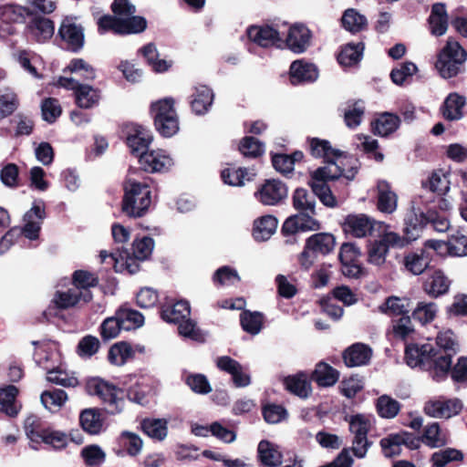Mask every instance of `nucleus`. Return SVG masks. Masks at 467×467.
Listing matches in <instances>:
<instances>
[{"instance_id":"nucleus-51","label":"nucleus","mask_w":467,"mask_h":467,"mask_svg":"<svg viewBox=\"0 0 467 467\" xmlns=\"http://www.w3.org/2000/svg\"><path fill=\"white\" fill-rule=\"evenodd\" d=\"M364 47L361 43L346 45L337 56L338 63L343 67H351L362 57Z\"/></svg>"},{"instance_id":"nucleus-9","label":"nucleus","mask_w":467,"mask_h":467,"mask_svg":"<svg viewBox=\"0 0 467 467\" xmlns=\"http://www.w3.org/2000/svg\"><path fill=\"white\" fill-rule=\"evenodd\" d=\"M57 85L75 91L76 103L79 108L90 109L99 104V91L91 86L79 84L75 78L66 77L59 78Z\"/></svg>"},{"instance_id":"nucleus-23","label":"nucleus","mask_w":467,"mask_h":467,"mask_svg":"<svg viewBox=\"0 0 467 467\" xmlns=\"http://www.w3.org/2000/svg\"><path fill=\"white\" fill-rule=\"evenodd\" d=\"M433 346L431 343L423 345L410 344L405 350V359L410 368H420L425 369L433 352Z\"/></svg>"},{"instance_id":"nucleus-29","label":"nucleus","mask_w":467,"mask_h":467,"mask_svg":"<svg viewBox=\"0 0 467 467\" xmlns=\"http://www.w3.org/2000/svg\"><path fill=\"white\" fill-rule=\"evenodd\" d=\"M451 286V280L441 270L434 271L424 281L423 290L431 297L445 295Z\"/></svg>"},{"instance_id":"nucleus-1","label":"nucleus","mask_w":467,"mask_h":467,"mask_svg":"<svg viewBox=\"0 0 467 467\" xmlns=\"http://www.w3.org/2000/svg\"><path fill=\"white\" fill-rule=\"evenodd\" d=\"M309 145L311 154L316 158H323L326 165L311 172L308 185L324 205L335 207L337 202L327 182L339 177L352 181L358 172V161L352 156L343 155L339 150H334L326 140L313 138Z\"/></svg>"},{"instance_id":"nucleus-56","label":"nucleus","mask_w":467,"mask_h":467,"mask_svg":"<svg viewBox=\"0 0 467 467\" xmlns=\"http://www.w3.org/2000/svg\"><path fill=\"white\" fill-rule=\"evenodd\" d=\"M377 411L381 418L393 419L400 410L399 401L388 395H382L377 400Z\"/></svg>"},{"instance_id":"nucleus-14","label":"nucleus","mask_w":467,"mask_h":467,"mask_svg":"<svg viewBox=\"0 0 467 467\" xmlns=\"http://www.w3.org/2000/svg\"><path fill=\"white\" fill-rule=\"evenodd\" d=\"M124 132L128 147L138 157L148 149L153 139L150 130L135 123L126 124Z\"/></svg>"},{"instance_id":"nucleus-64","label":"nucleus","mask_w":467,"mask_h":467,"mask_svg":"<svg viewBox=\"0 0 467 467\" xmlns=\"http://www.w3.org/2000/svg\"><path fill=\"white\" fill-rule=\"evenodd\" d=\"M450 254L463 256L467 254V236L461 232L451 234L447 242Z\"/></svg>"},{"instance_id":"nucleus-15","label":"nucleus","mask_w":467,"mask_h":467,"mask_svg":"<svg viewBox=\"0 0 467 467\" xmlns=\"http://www.w3.org/2000/svg\"><path fill=\"white\" fill-rule=\"evenodd\" d=\"M312 32L304 24L292 25L285 39V47L296 55L305 53L311 46Z\"/></svg>"},{"instance_id":"nucleus-22","label":"nucleus","mask_w":467,"mask_h":467,"mask_svg":"<svg viewBox=\"0 0 467 467\" xmlns=\"http://www.w3.org/2000/svg\"><path fill=\"white\" fill-rule=\"evenodd\" d=\"M216 366L222 371L232 376L234 384L237 388H244L250 384V376L246 373L242 365L229 356L219 357L216 359Z\"/></svg>"},{"instance_id":"nucleus-8","label":"nucleus","mask_w":467,"mask_h":467,"mask_svg":"<svg viewBox=\"0 0 467 467\" xmlns=\"http://www.w3.org/2000/svg\"><path fill=\"white\" fill-rule=\"evenodd\" d=\"M348 428L353 434L352 451L356 457L364 458L371 443L368 440V432L371 427L370 419L363 414L350 416L348 420Z\"/></svg>"},{"instance_id":"nucleus-58","label":"nucleus","mask_w":467,"mask_h":467,"mask_svg":"<svg viewBox=\"0 0 467 467\" xmlns=\"http://www.w3.org/2000/svg\"><path fill=\"white\" fill-rule=\"evenodd\" d=\"M263 316L259 312L244 311L241 314L243 329L251 334L257 335L261 331Z\"/></svg>"},{"instance_id":"nucleus-20","label":"nucleus","mask_w":467,"mask_h":467,"mask_svg":"<svg viewBox=\"0 0 467 467\" xmlns=\"http://www.w3.org/2000/svg\"><path fill=\"white\" fill-rule=\"evenodd\" d=\"M289 76L291 83L294 85L312 83L318 78L319 72L315 64L305 59H297L291 63Z\"/></svg>"},{"instance_id":"nucleus-25","label":"nucleus","mask_w":467,"mask_h":467,"mask_svg":"<svg viewBox=\"0 0 467 467\" xmlns=\"http://www.w3.org/2000/svg\"><path fill=\"white\" fill-rule=\"evenodd\" d=\"M284 385L286 390L301 399H307L312 393L309 376L304 371L285 377Z\"/></svg>"},{"instance_id":"nucleus-2","label":"nucleus","mask_w":467,"mask_h":467,"mask_svg":"<svg viewBox=\"0 0 467 467\" xmlns=\"http://www.w3.org/2000/svg\"><path fill=\"white\" fill-rule=\"evenodd\" d=\"M137 170H130L124 182L122 211L129 216L140 217L151 204V192L147 181L139 179Z\"/></svg>"},{"instance_id":"nucleus-36","label":"nucleus","mask_w":467,"mask_h":467,"mask_svg":"<svg viewBox=\"0 0 467 467\" xmlns=\"http://www.w3.org/2000/svg\"><path fill=\"white\" fill-rule=\"evenodd\" d=\"M308 249L312 254H327L335 247L336 240L333 234L327 233L315 234L306 240Z\"/></svg>"},{"instance_id":"nucleus-31","label":"nucleus","mask_w":467,"mask_h":467,"mask_svg":"<svg viewBox=\"0 0 467 467\" xmlns=\"http://www.w3.org/2000/svg\"><path fill=\"white\" fill-rule=\"evenodd\" d=\"M466 98L457 92L450 93L443 103L442 115L448 120H459L463 117Z\"/></svg>"},{"instance_id":"nucleus-35","label":"nucleus","mask_w":467,"mask_h":467,"mask_svg":"<svg viewBox=\"0 0 467 467\" xmlns=\"http://www.w3.org/2000/svg\"><path fill=\"white\" fill-rule=\"evenodd\" d=\"M410 308V301L407 297H399L395 296L386 298L384 303L379 306V311L388 316H405L408 315Z\"/></svg>"},{"instance_id":"nucleus-44","label":"nucleus","mask_w":467,"mask_h":467,"mask_svg":"<svg viewBox=\"0 0 467 467\" xmlns=\"http://www.w3.org/2000/svg\"><path fill=\"white\" fill-rule=\"evenodd\" d=\"M255 175L253 171L243 168H228L222 171L223 182L231 186H243L245 182L253 181Z\"/></svg>"},{"instance_id":"nucleus-49","label":"nucleus","mask_w":467,"mask_h":467,"mask_svg":"<svg viewBox=\"0 0 467 467\" xmlns=\"http://www.w3.org/2000/svg\"><path fill=\"white\" fill-rule=\"evenodd\" d=\"M113 14L130 27L133 19L142 18L135 16L136 7L130 0H114L111 5Z\"/></svg>"},{"instance_id":"nucleus-4","label":"nucleus","mask_w":467,"mask_h":467,"mask_svg":"<svg viewBox=\"0 0 467 467\" xmlns=\"http://www.w3.org/2000/svg\"><path fill=\"white\" fill-rule=\"evenodd\" d=\"M150 114L156 130L163 137H171L179 130L178 115L174 108V99L164 98L152 102Z\"/></svg>"},{"instance_id":"nucleus-42","label":"nucleus","mask_w":467,"mask_h":467,"mask_svg":"<svg viewBox=\"0 0 467 467\" xmlns=\"http://www.w3.org/2000/svg\"><path fill=\"white\" fill-rule=\"evenodd\" d=\"M339 373L327 363L319 362L312 373V379L320 387H331L338 380Z\"/></svg>"},{"instance_id":"nucleus-6","label":"nucleus","mask_w":467,"mask_h":467,"mask_svg":"<svg viewBox=\"0 0 467 467\" xmlns=\"http://www.w3.org/2000/svg\"><path fill=\"white\" fill-rule=\"evenodd\" d=\"M87 391L89 395L98 396L106 405L110 414L123 410L125 401L121 389L99 378H93L87 382Z\"/></svg>"},{"instance_id":"nucleus-60","label":"nucleus","mask_w":467,"mask_h":467,"mask_svg":"<svg viewBox=\"0 0 467 467\" xmlns=\"http://www.w3.org/2000/svg\"><path fill=\"white\" fill-rule=\"evenodd\" d=\"M99 348L100 342L99 338L88 335L79 340L77 346V353L82 358H89L99 351Z\"/></svg>"},{"instance_id":"nucleus-54","label":"nucleus","mask_w":467,"mask_h":467,"mask_svg":"<svg viewBox=\"0 0 467 467\" xmlns=\"http://www.w3.org/2000/svg\"><path fill=\"white\" fill-rule=\"evenodd\" d=\"M67 71L79 76L86 80H93L96 78L95 68L83 58L72 59L65 68V72Z\"/></svg>"},{"instance_id":"nucleus-48","label":"nucleus","mask_w":467,"mask_h":467,"mask_svg":"<svg viewBox=\"0 0 467 467\" xmlns=\"http://www.w3.org/2000/svg\"><path fill=\"white\" fill-rule=\"evenodd\" d=\"M43 406L49 411H58L67 400V394L63 389L46 390L40 397Z\"/></svg>"},{"instance_id":"nucleus-50","label":"nucleus","mask_w":467,"mask_h":467,"mask_svg":"<svg viewBox=\"0 0 467 467\" xmlns=\"http://www.w3.org/2000/svg\"><path fill=\"white\" fill-rule=\"evenodd\" d=\"M17 393V388L13 385L0 388V404L2 410L8 416L15 417L18 413V407L15 402Z\"/></svg>"},{"instance_id":"nucleus-61","label":"nucleus","mask_w":467,"mask_h":467,"mask_svg":"<svg viewBox=\"0 0 467 467\" xmlns=\"http://www.w3.org/2000/svg\"><path fill=\"white\" fill-rule=\"evenodd\" d=\"M417 71L418 67L414 63L404 62L391 70L390 78L393 83L401 86L408 80V78L415 75Z\"/></svg>"},{"instance_id":"nucleus-17","label":"nucleus","mask_w":467,"mask_h":467,"mask_svg":"<svg viewBox=\"0 0 467 467\" xmlns=\"http://www.w3.org/2000/svg\"><path fill=\"white\" fill-rule=\"evenodd\" d=\"M45 216L44 202L41 200L35 201L31 209L24 215V227L21 232L26 238L30 240L37 239Z\"/></svg>"},{"instance_id":"nucleus-21","label":"nucleus","mask_w":467,"mask_h":467,"mask_svg":"<svg viewBox=\"0 0 467 467\" xmlns=\"http://www.w3.org/2000/svg\"><path fill=\"white\" fill-rule=\"evenodd\" d=\"M376 222L366 214H349L346 217L343 228L346 234L356 238L370 234Z\"/></svg>"},{"instance_id":"nucleus-34","label":"nucleus","mask_w":467,"mask_h":467,"mask_svg":"<svg viewBox=\"0 0 467 467\" xmlns=\"http://www.w3.org/2000/svg\"><path fill=\"white\" fill-rule=\"evenodd\" d=\"M431 254L426 249L410 253L404 257L406 269L413 275H420L431 263Z\"/></svg>"},{"instance_id":"nucleus-53","label":"nucleus","mask_w":467,"mask_h":467,"mask_svg":"<svg viewBox=\"0 0 467 467\" xmlns=\"http://www.w3.org/2000/svg\"><path fill=\"white\" fill-rule=\"evenodd\" d=\"M318 197L314 192L309 193L306 189L298 188L293 195V205L299 212L315 213L316 198Z\"/></svg>"},{"instance_id":"nucleus-10","label":"nucleus","mask_w":467,"mask_h":467,"mask_svg":"<svg viewBox=\"0 0 467 467\" xmlns=\"http://www.w3.org/2000/svg\"><path fill=\"white\" fill-rule=\"evenodd\" d=\"M58 36L73 52H78L84 47V27L78 23L76 16H67L63 18L58 27Z\"/></svg>"},{"instance_id":"nucleus-19","label":"nucleus","mask_w":467,"mask_h":467,"mask_svg":"<svg viewBox=\"0 0 467 467\" xmlns=\"http://www.w3.org/2000/svg\"><path fill=\"white\" fill-rule=\"evenodd\" d=\"M451 354L442 353L433 348L431 358L424 370L429 372L430 377L436 382L443 381L451 372Z\"/></svg>"},{"instance_id":"nucleus-55","label":"nucleus","mask_w":467,"mask_h":467,"mask_svg":"<svg viewBox=\"0 0 467 467\" xmlns=\"http://www.w3.org/2000/svg\"><path fill=\"white\" fill-rule=\"evenodd\" d=\"M423 186L438 194H444L450 189V181L447 172L439 170L431 173L427 182Z\"/></svg>"},{"instance_id":"nucleus-18","label":"nucleus","mask_w":467,"mask_h":467,"mask_svg":"<svg viewBox=\"0 0 467 467\" xmlns=\"http://www.w3.org/2000/svg\"><path fill=\"white\" fill-rule=\"evenodd\" d=\"M315 213L299 212L298 214L287 218L282 227L284 234H294L297 232L316 231L319 223L313 217Z\"/></svg>"},{"instance_id":"nucleus-32","label":"nucleus","mask_w":467,"mask_h":467,"mask_svg":"<svg viewBox=\"0 0 467 467\" xmlns=\"http://www.w3.org/2000/svg\"><path fill=\"white\" fill-rule=\"evenodd\" d=\"M371 354V349L368 346L357 343L344 352V362L348 367L364 366L368 363Z\"/></svg>"},{"instance_id":"nucleus-52","label":"nucleus","mask_w":467,"mask_h":467,"mask_svg":"<svg viewBox=\"0 0 467 467\" xmlns=\"http://www.w3.org/2000/svg\"><path fill=\"white\" fill-rule=\"evenodd\" d=\"M133 356V350L130 344L119 342L110 347L108 354L109 361L115 366L124 365Z\"/></svg>"},{"instance_id":"nucleus-11","label":"nucleus","mask_w":467,"mask_h":467,"mask_svg":"<svg viewBox=\"0 0 467 467\" xmlns=\"http://www.w3.org/2000/svg\"><path fill=\"white\" fill-rule=\"evenodd\" d=\"M420 440L407 431L390 433L380 440L382 452L386 457H394L401 453L402 448L415 450L420 447Z\"/></svg>"},{"instance_id":"nucleus-26","label":"nucleus","mask_w":467,"mask_h":467,"mask_svg":"<svg viewBox=\"0 0 467 467\" xmlns=\"http://www.w3.org/2000/svg\"><path fill=\"white\" fill-rule=\"evenodd\" d=\"M405 233L407 244L410 240H415L420 235V231L426 224V213L416 208L413 204L405 215Z\"/></svg>"},{"instance_id":"nucleus-5","label":"nucleus","mask_w":467,"mask_h":467,"mask_svg":"<svg viewBox=\"0 0 467 467\" xmlns=\"http://www.w3.org/2000/svg\"><path fill=\"white\" fill-rule=\"evenodd\" d=\"M25 430L32 443L44 442L55 449H63L69 441V438L65 432L44 428L36 416H29L26 419Z\"/></svg>"},{"instance_id":"nucleus-12","label":"nucleus","mask_w":467,"mask_h":467,"mask_svg":"<svg viewBox=\"0 0 467 467\" xmlns=\"http://www.w3.org/2000/svg\"><path fill=\"white\" fill-rule=\"evenodd\" d=\"M99 32L104 34L109 30L119 35L138 34L146 29L147 22L144 18L133 19L130 27L115 15H105L98 20Z\"/></svg>"},{"instance_id":"nucleus-33","label":"nucleus","mask_w":467,"mask_h":467,"mask_svg":"<svg viewBox=\"0 0 467 467\" xmlns=\"http://www.w3.org/2000/svg\"><path fill=\"white\" fill-rule=\"evenodd\" d=\"M431 32L436 36H443L448 29V15L444 4L436 3L429 17Z\"/></svg>"},{"instance_id":"nucleus-62","label":"nucleus","mask_w":467,"mask_h":467,"mask_svg":"<svg viewBox=\"0 0 467 467\" xmlns=\"http://www.w3.org/2000/svg\"><path fill=\"white\" fill-rule=\"evenodd\" d=\"M16 95L9 88L0 90V119L11 115L17 108Z\"/></svg>"},{"instance_id":"nucleus-30","label":"nucleus","mask_w":467,"mask_h":467,"mask_svg":"<svg viewBox=\"0 0 467 467\" xmlns=\"http://www.w3.org/2000/svg\"><path fill=\"white\" fill-rule=\"evenodd\" d=\"M378 209L381 213H392L398 206V196L386 181L378 182Z\"/></svg>"},{"instance_id":"nucleus-63","label":"nucleus","mask_w":467,"mask_h":467,"mask_svg":"<svg viewBox=\"0 0 467 467\" xmlns=\"http://www.w3.org/2000/svg\"><path fill=\"white\" fill-rule=\"evenodd\" d=\"M123 330L117 313L113 317L106 318L100 325V336L104 340L116 338Z\"/></svg>"},{"instance_id":"nucleus-28","label":"nucleus","mask_w":467,"mask_h":467,"mask_svg":"<svg viewBox=\"0 0 467 467\" xmlns=\"http://www.w3.org/2000/svg\"><path fill=\"white\" fill-rule=\"evenodd\" d=\"M213 101V90L204 85L196 86L190 101L192 110L196 115H203L208 112Z\"/></svg>"},{"instance_id":"nucleus-57","label":"nucleus","mask_w":467,"mask_h":467,"mask_svg":"<svg viewBox=\"0 0 467 467\" xmlns=\"http://www.w3.org/2000/svg\"><path fill=\"white\" fill-rule=\"evenodd\" d=\"M462 459V452L453 448L440 450L435 451L431 456V462L434 467H444L450 462H460Z\"/></svg>"},{"instance_id":"nucleus-38","label":"nucleus","mask_w":467,"mask_h":467,"mask_svg":"<svg viewBox=\"0 0 467 467\" xmlns=\"http://www.w3.org/2000/svg\"><path fill=\"white\" fill-rule=\"evenodd\" d=\"M287 196L285 184L276 179L265 180V205H275Z\"/></svg>"},{"instance_id":"nucleus-24","label":"nucleus","mask_w":467,"mask_h":467,"mask_svg":"<svg viewBox=\"0 0 467 467\" xmlns=\"http://www.w3.org/2000/svg\"><path fill=\"white\" fill-rule=\"evenodd\" d=\"M92 299L90 291H78V288H68L66 291H57L52 302L57 308L67 309L77 306L80 301L85 303Z\"/></svg>"},{"instance_id":"nucleus-13","label":"nucleus","mask_w":467,"mask_h":467,"mask_svg":"<svg viewBox=\"0 0 467 467\" xmlns=\"http://www.w3.org/2000/svg\"><path fill=\"white\" fill-rule=\"evenodd\" d=\"M462 410V402L458 398L443 397L428 400L423 408L424 412L437 419H450L458 415Z\"/></svg>"},{"instance_id":"nucleus-41","label":"nucleus","mask_w":467,"mask_h":467,"mask_svg":"<svg viewBox=\"0 0 467 467\" xmlns=\"http://www.w3.org/2000/svg\"><path fill=\"white\" fill-rule=\"evenodd\" d=\"M400 123L399 116L385 112L372 123V129L375 134L385 137L396 131Z\"/></svg>"},{"instance_id":"nucleus-47","label":"nucleus","mask_w":467,"mask_h":467,"mask_svg":"<svg viewBox=\"0 0 467 467\" xmlns=\"http://www.w3.org/2000/svg\"><path fill=\"white\" fill-rule=\"evenodd\" d=\"M118 318L120 320L122 328L125 331L140 327L144 323V317L137 310L120 307L116 311Z\"/></svg>"},{"instance_id":"nucleus-7","label":"nucleus","mask_w":467,"mask_h":467,"mask_svg":"<svg viewBox=\"0 0 467 467\" xmlns=\"http://www.w3.org/2000/svg\"><path fill=\"white\" fill-rule=\"evenodd\" d=\"M407 245L405 236L392 231L384 232L379 240H374L368 244V262L376 266L385 264L390 248H402Z\"/></svg>"},{"instance_id":"nucleus-37","label":"nucleus","mask_w":467,"mask_h":467,"mask_svg":"<svg viewBox=\"0 0 467 467\" xmlns=\"http://www.w3.org/2000/svg\"><path fill=\"white\" fill-rule=\"evenodd\" d=\"M0 19V38H5L16 33V23L22 19V16L14 6L6 5L1 10Z\"/></svg>"},{"instance_id":"nucleus-3","label":"nucleus","mask_w":467,"mask_h":467,"mask_svg":"<svg viewBox=\"0 0 467 467\" xmlns=\"http://www.w3.org/2000/svg\"><path fill=\"white\" fill-rule=\"evenodd\" d=\"M467 51L455 40L449 38L437 56L435 67L444 79L465 72Z\"/></svg>"},{"instance_id":"nucleus-27","label":"nucleus","mask_w":467,"mask_h":467,"mask_svg":"<svg viewBox=\"0 0 467 467\" xmlns=\"http://www.w3.org/2000/svg\"><path fill=\"white\" fill-rule=\"evenodd\" d=\"M29 34L38 43L49 40L55 32V26L52 20L44 16L33 17L28 26Z\"/></svg>"},{"instance_id":"nucleus-43","label":"nucleus","mask_w":467,"mask_h":467,"mask_svg":"<svg viewBox=\"0 0 467 467\" xmlns=\"http://www.w3.org/2000/svg\"><path fill=\"white\" fill-rule=\"evenodd\" d=\"M191 314L190 305L187 301L180 300L175 304L163 307L161 317L169 323L179 324L189 317Z\"/></svg>"},{"instance_id":"nucleus-45","label":"nucleus","mask_w":467,"mask_h":467,"mask_svg":"<svg viewBox=\"0 0 467 467\" xmlns=\"http://www.w3.org/2000/svg\"><path fill=\"white\" fill-rule=\"evenodd\" d=\"M141 427L145 434L157 441H163L168 435V420L165 419H145Z\"/></svg>"},{"instance_id":"nucleus-40","label":"nucleus","mask_w":467,"mask_h":467,"mask_svg":"<svg viewBox=\"0 0 467 467\" xmlns=\"http://www.w3.org/2000/svg\"><path fill=\"white\" fill-rule=\"evenodd\" d=\"M431 448H440L448 443V437L437 422H432L424 428L421 441Z\"/></svg>"},{"instance_id":"nucleus-59","label":"nucleus","mask_w":467,"mask_h":467,"mask_svg":"<svg viewBox=\"0 0 467 467\" xmlns=\"http://www.w3.org/2000/svg\"><path fill=\"white\" fill-rule=\"evenodd\" d=\"M141 53L143 57L147 59L149 65L156 72H164L171 67V64L168 63L166 60L158 59L157 48L153 44H148L145 47H143L141 48Z\"/></svg>"},{"instance_id":"nucleus-46","label":"nucleus","mask_w":467,"mask_h":467,"mask_svg":"<svg viewBox=\"0 0 467 467\" xmlns=\"http://www.w3.org/2000/svg\"><path fill=\"white\" fill-rule=\"evenodd\" d=\"M341 22L343 27L351 33L363 30L368 24L366 16L354 8H348L344 12Z\"/></svg>"},{"instance_id":"nucleus-16","label":"nucleus","mask_w":467,"mask_h":467,"mask_svg":"<svg viewBox=\"0 0 467 467\" xmlns=\"http://www.w3.org/2000/svg\"><path fill=\"white\" fill-rule=\"evenodd\" d=\"M141 168L148 172H164L173 165V159L165 150L157 149L144 150L139 156Z\"/></svg>"},{"instance_id":"nucleus-39","label":"nucleus","mask_w":467,"mask_h":467,"mask_svg":"<svg viewBox=\"0 0 467 467\" xmlns=\"http://www.w3.org/2000/svg\"><path fill=\"white\" fill-rule=\"evenodd\" d=\"M79 421L82 429L89 434H98L103 430L104 422L97 409H86L81 411Z\"/></svg>"}]
</instances>
